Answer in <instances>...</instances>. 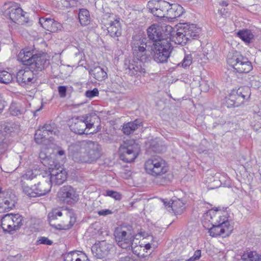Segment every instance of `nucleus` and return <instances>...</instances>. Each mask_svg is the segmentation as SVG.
I'll list each match as a JSON object with an SVG mask.
<instances>
[{
	"mask_svg": "<svg viewBox=\"0 0 261 261\" xmlns=\"http://www.w3.org/2000/svg\"><path fill=\"white\" fill-rule=\"evenodd\" d=\"M130 143L129 141H124L123 144H121L119 148L120 158L121 160L125 162H129V161L125 158V153L127 154H130Z\"/></svg>",
	"mask_w": 261,
	"mask_h": 261,
	"instance_id": "obj_29",
	"label": "nucleus"
},
{
	"mask_svg": "<svg viewBox=\"0 0 261 261\" xmlns=\"http://www.w3.org/2000/svg\"><path fill=\"white\" fill-rule=\"evenodd\" d=\"M124 228H117L114 236L117 244L122 249L129 250L130 247V233L128 234Z\"/></svg>",
	"mask_w": 261,
	"mask_h": 261,
	"instance_id": "obj_13",
	"label": "nucleus"
},
{
	"mask_svg": "<svg viewBox=\"0 0 261 261\" xmlns=\"http://www.w3.org/2000/svg\"><path fill=\"white\" fill-rule=\"evenodd\" d=\"M233 127V123L231 122H225L223 125V128L225 131L228 132L230 131L231 128Z\"/></svg>",
	"mask_w": 261,
	"mask_h": 261,
	"instance_id": "obj_57",
	"label": "nucleus"
},
{
	"mask_svg": "<svg viewBox=\"0 0 261 261\" xmlns=\"http://www.w3.org/2000/svg\"><path fill=\"white\" fill-rule=\"evenodd\" d=\"M148 236V234L144 231L140 230V232L133 236L134 239L139 240L141 237L145 238Z\"/></svg>",
	"mask_w": 261,
	"mask_h": 261,
	"instance_id": "obj_52",
	"label": "nucleus"
},
{
	"mask_svg": "<svg viewBox=\"0 0 261 261\" xmlns=\"http://www.w3.org/2000/svg\"><path fill=\"white\" fill-rule=\"evenodd\" d=\"M102 22L105 26H107L108 33L112 37H117L121 35V28L119 19H115L113 14H103Z\"/></svg>",
	"mask_w": 261,
	"mask_h": 261,
	"instance_id": "obj_8",
	"label": "nucleus"
},
{
	"mask_svg": "<svg viewBox=\"0 0 261 261\" xmlns=\"http://www.w3.org/2000/svg\"><path fill=\"white\" fill-rule=\"evenodd\" d=\"M36 55V54H33V53L30 50L24 49L19 53L18 58L23 64L29 67Z\"/></svg>",
	"mask_w": 261,
	"mask_h": 261,
	"instance_id": "obj_24",
	"label": "nucleus"
},
{
	"mask_svg": "<svg viewBox=\"0 0 261 261\" xmlns=\"http://www.w3.org/2000/svg\"><path fill=\"white\" fill-rule=\"evenodd\" d=\"M42 128L44 130L45 132H47V134L48 136L49 135L52 134H56V128H55V123H48V124H45L42 127Z\"/></svg>",
	"mask_w": 261,
	"mask_h": 261,
	"instance_id": "obj_43",
	"label": "nucleus"
},
{
	"mask_svg": "<svg viewBox=\"0 0 261 261\" xmlns=\"http://www.w3.org/2000/svg\"><path fill=\"white\" fill-rule=\"evenodd\" d=\"M254 118L256 120H260V121H258V122H259L260 124H261V109H259V111L255 113L254 116Z\"/></svg>",
	"mask_w": 261,
	"mask_h": 261,
	"instance_id": "obj_60",
	"label": "nucleus"
},
{
	"mask_svg": "<svg viewBox=\"0 0 261 261\" xmlns=\"http://www.w3.org/2000/svg\"><path fill=\"white\" fill-rule=\"evenodd\" d=\"M69 217L70 218L69 224L68 225H67L66 226H64L63 228L60 227L59 228L60 229H69L73 225V224H74V223L75 222V218L74 216L72 217L71 215L70 214H69Z\"/></svg>",
	"mask_w": 261,
	"mask_h": 261,
	"instance_id": "obj_53",
	"label": "nucleus"
},
{
	"mask_svg": "<svg viewBox=\"0 0 261 261\" xmlns=\"http://www.w3.org/2000/svg\"><path fill=\"white\" fill-rule=\"evenodd\" d=\"M147 35L150 40L155 43L158 40H161L163 38L162 33L163 27L158 24H153L147 29Z\"/></svg>",
	"mask_w": 261,
	"mask_h": 261,
	"instance_id": "obj_20",
	"label": "nucleus"
},
{
	"mask_svg": "<svg viewBox=\"0 0 261 261\" xmlns=\"http://www.w3.org/2000/svg\"><path fill=\"white\" fill-rule=\"evenodd\" d=\"M201 251L200 250H197L195 251L193 256L198 260L201 257Z\"/></svg>",
	"mask_w": 261,
	"mask_h": 261,
	"instance_id": "obj_62",
	"label": "nucleus"
},
{
	"mask_svg": "<svg viewBox=\"0 0 261 261\" xmlns=\"http://www.w3.org/2000/svg\"><path fill=\"white\" fill-rule=\"evenodd\" d=\"M147 39L143 36V32L139 30L138 33L134 35L132 42V49L134 59L139 61L136 65L132 64V75H139L141 73L145 72V69L142 68L143 62L148 58L146 50ZM135 62V61H134Z\"/></svg>",
	"mask_w": 261,
	"mask_h": 261,
	"instance_id": "obj_1",
	"label": "nucleus"
},
{
	"mask_svg": "<svg viewBox=\"0 0 261 261\" xmlns=\"http://www.w3.org/2000/svg\"><path fill=\"white\" fill-rule=\"evenodd\" d=\"M258 121H260V120H256L255 119V123L253 125V128L256 131H258L259 129L261 128V124H260V123L258 122Z\"/></svg>",
	"mask_w": 261,
	"mask_h": 261,
	"instance_id": "obj_61",
	"label": "nucleus"
},
{
	"mask_svg": "<svg viewBox=\"0 0 261 261\" xmlns=\"http://www.w3.org/2000/svg\"><path fill=\"white\" fill-rule=\"evenodd\" d=\"M250 96V89L248 87H241L237 90H233L226 101L228 107H239L245 99Z\"/></svg>",
	"mask_w": 261,
	"mask_h": 261,
	"instance_id": "obj_6",
	"label": "nucleus"
},
{
	"mask_svg": "<svg viewBox=\"0 0 261 261\" xmlns=\"http://www.w3.org/2000/svg\"><path fill=\"white\" fill-rule=\"evenodd\" d=\"M87 156V162H91L99 159L101 155L100 146L97 142L87 141L86 149L85 150Z\"/></svg>",
	"mask_w": 261,
	"mask_h": 261,
	"instance_id": "obj_14",
	"label": "nucleus"
},
{
	"mask_svg": "<svg viewBox=\"0 0 261 261\" xmlns=\"http://www.w3.org/2000/svg\"><path fill=\"white\" fill-rule=\"evenodd\" d=\"M141 152L140 145L139 142L135 140H132V155H133V158H132V162L135 160V159L138 156Z\"/></svg>",
	"mask_w": 261,
	"mask_h": 261,
	"instance_id": "obj_36",
	"label": "nucleus"
},
{
	"mask_svg": "<svg viewBox=\"0 0 261 261\" xmlns=\"http://www.w3.org/2000/svg\"><path fill=\"white\" fill-rule=\"evenodd\" d=\"M89 74L95 80L102 81L107 77V73L99 66L91 67L89 69Z\"/></svg>",
	"mask_w": 261,
	"mask_h": 261,
	"instance_id": "obj_26",
	"label": "nucleus"
},
{
	"mask_svg": "<svg viewBox=\"0 0 261 261\" xmlns=\"http://www.w3.org/2000/svg\"><path fill=\"white\" fill-rule=\"evenodd\" d=\"M0 131H2L3 132V134L4 135H6V138H7V134L11 133V132H12L13 131V128L11 126H8V125H6L4 128V129L3 130H0Z\"/></svg>",
	"mask_w": 261,
	"mask_h": 261,
	"instance_id": "obj_58",
	"label": "nucleus"
},
{
	"mask_svg": "<svg viewBox=\"0 0 261 261\" xmlns=\"http://www.w3.org/2000/svg\"><path fill=\"white\" fill-rule=\"evenodd\" d=\"M87 141L76 142L71 144L68 148L69 155L76 162L87 163L86 149Z\"/></svg>",
	"mask_w": 261,
	"mask_h": 261,
	"instance_id": "obj_7",
	"label": "nucleus"
},
{
	"mask_svg": "<svg viewBox=\"0 0 261 261\" xmlns=\"http://www.w3.org/2000/svg\"><path fill=\"white\" fill-rule=\"evenodd\" d=\"M227 63L239 73H248L252 69V66L248 59L236 52L233 55H229Z\"/></svg>",
	"mask_w": 261,
	"mask_h": 261,
	"instance_id": "obj_5",
	"label": "nucleus"
},
{
	"mask_svg": "<svg viewBox=\"0 0 261 261\" xmlns=\"http://www.w3.org/2000/svg\"><path fill=\"white\" fill-rule=\"evenodd\" d=\"M23 191L25 194L30 197H37V195L35 194V191L34 190V186L32 188H30L28 186H24L23 187Z\"/></svg>",
	"mask_w": 261,
	"mask_h": 261,
	"instance_id": "obj_44",
	"label": "nucleus"
},
{
	"mask_svg": "<svg viewBox=\"0 0 261 261\" xmlns=\"http://www.w3.org/2000/svg\"><path fill=\"white\" fill-rule=\"evenodd\" d=\"M146 172L153 176H161L168 171L166 162L159 156H153L145 163Z\"/></svg>",
	"mask_w": 261,
	"mask_h": 261,
	"instance_id": "obj_4",
	"label": "nucleus"
},
{
	"mask_svg": "<svg viewBox=\"0 0 261 261\" xmlns=\"http://www.w3.org/2000/svg\"><path fill=\"white\" fill-rule=\"evenodd\" d=\"M106 195L111 197L116 200H119L121 198V196L119 193L112 190H107Z\"/></svg>",
	"mask_w": 261,
	"mask_h": 261,
	"instance_id": "obj_46",
	"label": "nucleus"
},
{
	"mask_svg": "<svg viewBox=\"0 0 261 261\" xmlns=\"http://www.w3.org/2000/svg\"><path fill=\"white\" fill-rule=\"evenodd\" d=\"M85 118L86 119V121H85V122L87 124L86 130L85 132V134H91L92 132H90L89 129L93 126L94 123L93 122H91L90 120H88L89 117L87 115H85Z\"/></svg>",
	"mask_w": 261,
	"mask_h": 261,
	"instance_id": "obj_49",
	"label": "nucleus"
},
{
	"mask_svg": "<svg viewBox=\"0 0 261 261\" xmlns=\"http://www.w3.org/2000/svg\"><path fill=\"white\" fill-rule=\"evenodd\" d=\"M5 14L9 16L10 19L13 22L18 24H23L28 21L22 9L15 4H13L9 7L5 11Z\"/></svg>",
	"mask_w": 261,
	"mask_h": 261,
	"instance_id": "obj_10",
	"label": "nucleus"
},
{
	"mask_svg": "<svg viewBox=\"0 0 261 261\" xmlns=\"http://www.w3.org/2000/svg\"><path fill=\"white\" fill-rule=\"evenodd\" d=\"M9 111L12 115L18 116L24 113L25 109L20 104L13 103L10 107Z\"/></svg>",
	"mask_w": 261,
	"mask_h": 261,
	"instance_id": "obj_31",
	"label": "nucleus"
},
{
	"mask_svg": "<svg viewBox=\"0 0 261 261\" xmlns=\"http://www.w3.org/2000/svg\"><path fill=\"white\" fill-rule=\"evenodd\" d=\"M13 80L12 75L6 71H0V83L9 84Z\"/></svg>",
	"mask_w": 261,
	"mask_h": 261,
	"instance_id": "obj_40",
	"label": "nucleus"
},
{
	"mask_svg": "<svg viewBox=\"0 0 261 261\" xmlns=\"http://www.w3.org/2000/svg\"><path fill=\"white\" fill-rule=\"evenodd\" d=\"M99 94L98 90L97 88H94L93 90H87L85 92V95L88 98H93L95 96H98Z\"/></svg>",
	"mask_w": 261,
	"mask_h": 261,
	"instance_id": "obj_48",
	"label": "nucleus"
},
{
	"mask_svg": "<svg viewBox=\"0 0 261 261\" xmlns=\"http://www.w3.org/2000/svg\"><path fill=\"white\" fill-rule=\"evenodd\" d=\"M39 23L45 30L51 32H57L61 28L60 23L50 18H40Z\"/></svg>",
	"mask_w": 261,
	"mask_h": 261,
	"instance_id": "obj_21",
	"label": "nucleus"
},
{
	"mask_svg": "<svg viewBox=\"0 0 261 261\" xmlns=\"http://www.w3.org/2000/svg\"><path fill=\"white\" fill-rule=\"evenodd\" d=\"M176 30H175L171 25H165V27H163L162 32H163V38H168V40H170V42H171L173 38V36H174L176 33Z\"/></svg>",
	"mask_w": 261,
	"mask_h": 261,
	"instance_id": "obj_35",
	"label": "nucleus"
},
{
	"mask_svg": "<svg viewBox=\"0 0 261 261\" xmlns=\"http://www.w3.org/2000/svg\"><path fill=\"white\" fill-rule=\"evenodd\" d=\"M9 142L6 139V135L3 134V132L0 131V153H3L8 147Z\"/></svg>",
	"mask_w": 261,
	"mask_h": 261,
	"instance_id": "obj_39",
	"label": "nucleus"
},
{
	"mask_svg": "<svg viewBox=\"0 0 261 261\" xmlns=\"http://www.w3.org/2000/svg\"><path fill=\"white\" fill-rule=\"evenodd\" d=\"M58 92L61 97H65L66 95L67 87L65 86L58 87Z\"/></svg>",
	"mask_w": 261,
	"mask_h": 261,
	"instance_id": "obj_54",
	"label": "nucleus"
},
{
	"mask_svg": "<svg viewBox=\"0 0 261 261\" xmlns=\"http://www.w3.org/2000/svg\"><path fill=\"white\" fill-rule=\"evenodd\" d=\"M200 32V28L197 27L195 24H184L176 31L171 41L176 44L183 45L189 41L196 39Z\"/></svg>",
	"mask_w": 261,
	"mask_h": 261,
	"instance_id": "obj_3",
	"label": "nucleus"
},
{
	"mask_svg": "<svg viewBox=\"0 0 261 261\" xmlns=\"http://www.w3.org/2000/svg\"><path fill=\"white\" fill-rule=\"evenodd\" d=\"M218 210L211 209L208 210L203 215L204 221H208L212 226L208 228L211 236L217 237L223 236V237L228 236L232 230V227L227 220L221 221V216L217 212Z\"/></svg>",
	"mask_w": 261,
	"mask_h": 261,
	"instance_id": "obj_2",
	"label": "nucleus"
},
{
	"mask_svg": "<svg viewBox=\"0 0 261 261\" xmlns=\"http://www.w3.org/2000/svg\"><path fill=\"white\" fill-rule=\"evenodd\" d=\"M39 158L41 162L45 165L47 160H48V156L44 150H41L39 153Z\"/></svg>",
	"mask_w": 261,
	"mask_h": 261,
	"instance_id": "obj_55",
	"label": "nucleus"
},
{
	"mask_svg": "<svg viewBox=\"0 0 261 261\" xmlns=\"http://www.w3.org/2000/svg\"><path fill=\"white\" fill-rule=\"evenodd\" d=\"M12 213L4 215L1 219V226L4 231L11 232L13 231V221H12Z\"/></svg>",
	"mask_w": 261,
	"mask_h": 261,
	"instance_id": "obj_27",
	"label": "nucleus"
},
{
	"mask_svg": "<svg viewBox=\"0 0 261 261\" xmlns=\"http://www.w3.org/2000/svg\"><path fill=\"white\" fill-rule=\"evenodd\" d=\"M123 133L127 135L130 134V122L124 124L122 128Z\"/></svg>",
	"mask_w": 261,
	"mask_h": 261,
	"instance_id": "obj_56",
	"label": "nucleus"
},
{
	"mask_svg": "<svg viewBox=\"0 0 261 261\" xmlns=\"http://www.w3.org/2000/svg\"><path fill=\"white\" fill-rule=\"evenodd\" d=\"M164 203L169 211H172L175 213H180L184 206V202L180 199L176 198L169 202L164 201Z\"/></svg>",
	"mask_w": 261,
	"mask_h": 261,
	"instance_id": "obj_23",
	"label": "nucleus"
},
{
	"mask_svg": "<svg viewBox=\"0 0 261 261\" xmlns=\"http://www.w3.org/2000/svg\"><path fill=\"white\" fill-rule=\"evenodd\" d=\"M142 122L141 119H136L132 122V132L137 129L139 127L141 126Z\"/></svg>",
	"mask_w": 261,
	"mask_h": 261,
	"instance_id": "obj_50",
	"label": "nucleus"
},
{
	"mask_svg": "<svg viewBox=\"0 0 261 261\" xmlns=\"http://www.w3.org/2000/svg\"><path fill=\"white\" fill-rule=\"evenodd\" d=\"M119 261H130V257L127 256L124 257H122L120 258Z\"/></svg>",
	"mask_w": 261,
	"mask_h": 261,
	"instance_id": "obj_64",
	"label": "nucleus"
},
{
	"mask_svg": "<svg viewBox=\"0 0 261 261\" xmlns=\"http://www.w3.org/2000/svg\"><path fill=\"white\" fill-rule=\"evenodd\" d=\"M85 115L73 117L70 121L69 127L70 130L75 134L82 135L86 130L87 124L85 122Z\"/></svg>",
	"mask_w": 261,
	"mask_h": 261,
	"instance_id": "obj_15",
	"label": "nucleus"
},
{
	"mask_svg": "<svg viewBox=\"0 0 261 261\" xmlns=\"http://www.w3.org/2000/svg\"><path fill=\"white\" fill-rule=\"evenodd\" d=\"M49 63V60L47 59L46 55L36 54L28 69L37 74L38 71H41L46 68Z\"/></svg>",
	"mask_w": 261,
	"mask_h": 261,
	"instance_id": "obj_12",
	"label": "nucleus"
},
{
	"mask_svg": "<svg viewBox=\"0 0 261 261\" xmlns=\"http://www.w3.org/2000/svg\"><path fill=\"white\" fill-rule=\"evenodd\" d=\"M130 62V61L129 59L125 60V63H124V65H125V68H126V69H128V70H130V68L129 67Z\"/></svg>",
	"mask_w": 261,
	"mask_h": 261,
	"instance_id": "obj_63",
	"label": "nucleus"
},
{
	"mask_svg": "<svg viewBox=\"0 0 261 261\" xmlns=\"http://www.w3.org/2000/svg\"><path fill=\"white\" fill-rule=\"evenodd\" d=\"M12 217L13 221V231L17 230L20 228L22 225V217L19 214H12Z\"/></svg>",
	"mask_w": 261,
	"mask_h": 261,
	"instance_id": "obj_37",
	"label": "nucleus"
},
{
	"mask_svg": "<svg viewBox=\"0 0 261 261\" xmlns=\"http://www.w3.org/2000/svg\"><path fill=\"white\" fill-rule=\"evenodd\" d=\"M34 73L32 70L28 69V67L24 69L20 70L16 74V80L17 83L22 86L30 85L33 83L34 80Z\"/></svg>",
	"mask_w": 261,
	"mask_h": 261,
	"instance_id": "obj_17",
	"label": "nucleus"
},
{
	"mask_svg": "<svg viewBox=\"0 0 261 261\" xmlns=\"http://www.w3.org/2000/svg\"><path fill=\"white\" fill-rule=\"evenodd\" d=\"M132 15L135 17V20H133V21L136 20L138 21L139 23H143V14L142 11V7L138 8V9H133V12H132Z\"/></svg>",
	"mask_w": 261,
	"mask_h": 261,
	"instance_id": "obj_41",
	"label": "nucleus"
},
{
	"mask_svg": "<svg viewBox=\"0 0 261 261\" xmlns=\"http://www.w3.org/2000/svg\"><path fill=\"white\" fill-rule=\"evenodd\" d=\"M242 258L246 261H261V255L254 251L247 252L243 254Z\"/></svg>",
	"mask_w": 261,
	"mask_h": 261,
	"instance_id": "obj_32",
	"label": "nucleus"
},
{
	"mask_svg": "<svg viewBox=\"0 0 261 261\" xmlns=\"http://www.w3.org/2000/svg\"><path fill=\"white\" fill-rule=\"evenodd\" d=\"M62 213L58 209H54L51 212H49L48 215V219L50 225L53 227H56L55 224L53 223V221L56 220L57 216H61Z\"/></svg>",
	"mask_w": 261,
	"mask_h": 261,
	"instance_id": "obj_38",
	"label": "nucleus"
},
{
	"mask_svg": "<svg viewBox=\"0 0 261 261\" xmlns=\"http://www.w3.org/2000/svg\"><path fill=\"white\" fill-rule=\"evenodd\" d=\"M171 4L165 1H161L157 3L156 7L150 9V12L154 16L158 17H164L165 12H168L169 8L170 7Z\"/></svg>",
	"mask_w": 261,
	"mask_h": 261,
	"instance_id": "obj_22",
	"label": "nucleus"
},
{
	"mask_svg": "<svg viewBox=\"0 0 261 261\" xmlns=\"http://www.w3.org/2000/svg\"><path fill=\"white\" fill-rule=\"evenodd\" d=\"M238 36L242 39L244 41L247 43H249L252 38V34L249 31H240L238 33Z\"/></svg>",
	"mask_w": 261,
	"mask_h": 261,
	"instance_id": "obj_42",
	"label": "nucleus"
},
{
	"mask_svg": "<svg viewBox=\"0 0 261 261\" xmlns=\"http://www.w3.org/2000/svg\"><path fill=\"white\" fill-rule=\"evenodd\" d=\"M50 175V183L55 185H62L67 178V172L63 168L52 169Z\"/></svg>",
	"mask_w": 261,
	"mask_h": 261,
	"instance_id": "obj_18",
	"label": "nucleus"
},
{
	"mask_svg": "<svg viewBox=\"0 0 261 261\" xmlns=\"http://www.w3.org/2000/svg\"><path fill=\"white\" fill-rule=\"evenodd\" d=\"M173 49V46L170 42V40L167 39H162L161 40H158L155 43H153L152 51L153 54L160 52L164 53L166 51L167 54H171Z\"/></svg>",
	"mask_w": 261,
	"mask_h": 261,
	"instance_id": "obj_19",
	"label": "nucleus"
},
{
	"mask_svg": "<svg viewBox=\"0 0 261 261\" xmlns=\"http://www.w3.org/2000/svg\"><path fill=\"white\" fill-rule=\"evenodd\" d=\"M51 189L50 182L43 180L34 185V190L37 197L45 195L49 192Z\"/></svg>",
	"mask_w": 261,
	"mask_h": 261,
	"instance_id": "obj_25",
	"label": "nucleus"
},
{
	"mask_svg": "<svg viewBox=\"0 0 261 261\" xmlns=\"http://www.w3.org/2000/svg\"><path fill=\"white\" fill-rule=\"evenodd\" d=\"M49 136L42 128L36 130L35 134V140L38 144L42 143Z\"/></svg>",
	"mask_w": 261,
	"mask_h": 261,
	"instance_id": "obj_34",
	"label": "nucleus"
},
{
	"mask_svg": "<svg viewBox=\"0 0 261 261\" xmlns=\"http://www.w3.org/2000/svg\"><path fill=\"white\" fill-rule=\"evenodd\" d=\"M60 200L64 203L72 205L79 199V195L74 189L70 186H63L58 193Z\"/></svg>",
	"mask_w": 261,
	"mask_h": 261,
	"instance_id": "obj_11",
	"label": "nucleus"
},
{
	"mask_svg": "<svg viewBox=\"0 0 261 261\" xmlns=\"http://www.w3.org/2000/svg\"><path fill=\"white\" fill-rule=\"evenodd\" d=\"M170 54L166 51L164 53L159 51L158 53L153 54V59L158 63H164L167 62Z\"/></svg>",
	"mask_w": 261,
	"mask_h": 261,
	"instance_id": "obj_33",
	"label": "nucleus"
},
{
	"mask_svg": "<svg viewBox=\"0 0 261 261\" xmlns=\"http://www.w3.org/2000/svg\"><path fill=\"white\" fill-rule=\"evenodd\" d=\"M168 10L167 14L170 18H175L180 17L183 13L182 7L177 4L171 5Z\"/></svg>",
	"mask_w": 261,
	"mask_h": 261,
	"instance_id": "obj_28",
	"label": "nucleus"
},
{
	"mask_svg": "<svg viewBox=\"0 0 261 261\" xmlns=\"http://www.w3.org/2000/svg\"><path fill=\"white\" fill-rule=\"evenodd\" d=\"M100 216H107L112 214L111 211L109 210H101L98 212Z\"/></svg>",
	"mask_w": 261,
	"mask_h": 261,
	"instance_id": "obj_59",
	"label": "nucleus"
},
{
	"mask_svg": "<svg viewBox=\"0 0 261 261\" xmlns=\"http://www.w3.org/2000/svg\"><path fill=\"white\" fill-rule=\"evenodd\" d=\"M79 18L82 25H86L89 24L90 19L89 11L85 9H81L79 13Z\"/></svg>",
	"mask_w": 261,
	"mask_h": 261,
	"instance_id": "obj_30",
	"label": "nucleus"
},
{
	"mask_svg": "<svg viewBox=\"0 0 261 261\" xmlns=\"http://www.w3.org/2000/svg\"><path fill=\"white\" fill-rule=\"evenodd\" d=\"M37 243L40 244H44L47 245H51L53 243L52 241L44 237H41L39 238L38 240H37Z\"/></svg>",
	"mask_w": 261,
	"mask_h": 261,
	"instance_id": "obj_51",
	"label": "nucleus"
},
{
	"mask_svg": "<svg viewBox=\"0 0 261 261\" xmlns=\"http://www.w3.org/2000/svg\"><path fill=\"white\" fill-rule=\"evenodd\" d=\"M192 62V57L191 55H185L184 59L182 60L181 64V66L183 67H187L189 66Z\"/></svg>",
	"mask_w": 261,
	"mask_h": 261,
	"instance_id": "obj_45",
	"label": "nucleus"
},
{
	"mask_svg": "<svg viewBox=\"0 0 261 261\" xmlns=\"http://www.w3.org/2000/svg\"><path fill=\"white\" fill-rule=\"evenodd\" d=\"M17 199L12 191H5L0 195V213L12 210L15 206Z\"/></svg>",
	"mask_w": 261,
	"mask_h": 261,
	"instance_id": "obj_9",
	"label": "nucleus"
},
{
	"mask_svg": "<svg viewBox=\"0 0 261 261\" xmlns=\"http://www.w3.org/2000/svg\"><path fill=\"white\" fill-rule=\"evenodd\" d=\"M112 248V245L105 241L95 244L91 248L93 255L98 258H102L106 256Z\"/></svg>",
	"mask_w": 261,
	"mask_h": 261,
	"instance_id": "obj_16",
	"label": "nucleus"
},
{
	"mask_svg": "<svg viewBox=\"0 0 261 261\" xmlns=\"http://www.w3.org/2000/svg\"><path fill=\"white\" fill-rule=\"evenodd\" d=\"M37 171L36 170H35V172L32 170H28L25 174L23 176V177L24 179L32 180L36 177L37 174L35 172Z\"/></svg>",
	"mask_w": 261,
	"mask_h": 261,
	"instance_id": "obj_47",
	"label": "nucleus"
}]
</instances>
